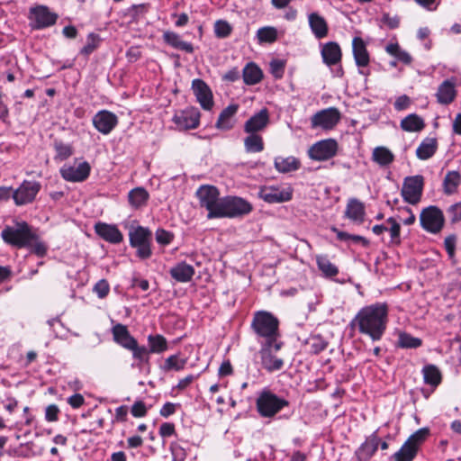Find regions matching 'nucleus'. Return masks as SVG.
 <instances>
[{
    "instance_id": "obj_1",
    "label": "nucleus",
    "mask_w": 461,
    "mask_h": 461,
    "mask_svg": "<svg viewBox=\"0 0 461 461\" xmlns=\"http://www.w3.org/2000/svg\"><path fill=\"white\" fill-rule=\"evenodd\" d=\"M387 323V305L376 303L360 309L350 324L359 333L368 336L373 341H378L383 338Z\"/></svg>"
},
{
    "instance_id": "obj_2",
    "label": "nucleus",
    "mask_w": 461,
    "mask_h": 461,
    "mask_svg": "<svg viewBox=\"0 0 461 461\" xmlns=\"http://www.w3.org/2000/svg\"><path fill=\"white\" fill-rule=\"evenodd\" d=\"M279 321L276 317L267 312H258L255 313L251 327L257 335L266 339L265 342L275 343V350L278 351L282 343L276 340L279 336Z\"/></svg>"
},
{
    "instance_id": "obj_3",
    "label": "nucleus",
    "mask_w": 461,
    "mask_h": 461,
    "mask_svg": "<svg viewBox=\"0 0 461 461\" xmlns=\"http://www.w3.org/2000/svg\"><path fill=\"white\" fill-rule=\"evenodd\" d=\"M3 240L17 248H25L36 240V234L26 221H18L14 226H5L2 230Z\"/></svg>"
},
{
    "instance_id": "obj_4",
    "label": "nucleus",
    "mask_w": 461,
    "mask_h": 461,
    "mask_svg": "<svg viewBox=\"0 0 461 461\" xmlns=\"http://www.w3.org/2000/svg\"><path fill=\"white\" fill-rule=\"evenodd\" d=\"M288 405L287 400L277 396L268 389L262 390L256 400L257 411L263 418H272Z\"/></svg>"
},
{
    "instance_id": "obj_5",
    "label": "nucleus",
    "mask_w": 461,
    "mask_h": 461,
    "mask_svg": "<svg viewBox=\"0 0 461 461\" xmlns=\"http://www.w3.org/2000/svg\"><path fill=\"white\" fill-rule=\"evenodd\" d=\"M217 218H236L249 214L252 205L245 199L238 196H225L221 198Z\"/></svg>"
},
{
    "instance_id": "obj_6",
    "label": "nucleus",
    "mask_w": 461,
    "mask_h": 461,
    "mask_svg": "<svg viewBox=\"0 0 461 461\" xmlns=\"http://www.w3.org/2000/svg\"><path fill=\"white\" fill-rule=\"evenodd\" d=\"M151 238L152 233L148 228L138 226L130 230V245L136 249V255L140 259H147L151 257Z\"/></svg>"
},
{
    "instance_id": "obj_7",
    "label": "nucleus",
    "mask_w": 461,
    "mask_h": 461,
    "mask_svg": "<svg viewBox=\"0 0 461 461\" xmlns=\"http://www.w3.org/2000/svg\"><path fill=\"white\" fill-rule=\"evenodd\" d=\"M196 196L199 199L201 207H204L208 211L207 218H217L220 210L221 198H220L219 190L212 185H202L196 191Z\"/></svg>"
},
{
    "instance_id": "obj_8",
    "label": "nucleus",
    "mask_w": 461,
    "mask_h": 461,
    "mask_svg": "<svg viewBox=\"0 0 461 461\" xmlns=\"http://www.w3.org/2000/svg\"><path fill=\"white\" fill-rule=\"evenodd\" d=\"M420 221L425 230L436 234L442 230L445 218L439 208L431 205L421 211Z\"/></svg>"
},
{
    "instance_id": "obj_9",
    "label": "nucleus",
    "mask_w": 461,
    "mask_h": 461,
    "mask_svg": "<svg viewBox=\"0 0 461 461\" xmlns=\"http://www.w3.org/2000/svg\"><path fill=\"white\" fill-rule=\"evenodd\" d=\"M40 190L39 182L24 180L15 190L11 188L10 197H13L16 205H25L34 201Z\"/></svg>"
},
{
    "instance_id": "obj_10",
    "label": "nucleus",
    "mask_w": 461,
    "mask_h": 461,
    "mask_svg": "<svg viewBox=\"0 0 461 461\" xmlns=\"http://www.w3.org/2000/svg\"><path fill=\"white\" fill-rule=\"evenodd\" d=\"M423 185L422 176H407L401 192L404 201L411 204L418 203L422 195Z\"/></svg>"
},
{
    "instance_id": "obj_11",
    "label": "nucleus",
    "mask_w": 461,
    "mask_h": 461,
    "mask_svg": "<svg viewBox=\"0 0 461 461\" xmlns=\"http://www.w3.org/2000/svg\"><path fill=\"white\" fill-rule=\"evenodd\" d=\"M340 120V113L337 108L330 107L316 113L311 119L312 128L330 130Z\"/></svg>"
},
{
    "instance_id": "obj_12",
    "label": "nucleus",
    "mask_w": 461,
    "mask_h": 461,
    "mask_svg": "<svg viewBox=\"0 0 461 461\" xmlns=\"http://www.w3.org/2000/svg\"><path fill=\"white\" fill-rule=\"evenodd\" d=\"M337 150V141L332 139H328L313 144L309 149V156L312 159L323 161L334 157Z\"/></svg>"
},
{
    "instance_id": "obj_13",
    "label": "nucleus",
    "mask_w": 461,
    "mask_h": 461,
    "mask_svg": "<svg viewBox=\"0 0 461 461\" xmlns=\"http://www.w3.org/2000/svg\"><path fill=\"white\" fill-rule=\"evenodd\" d=\"M275 343L265 342L260 348L262 367L268 372L279 371L284 366V360L274 355Z\"/></svg>"
},
{
    "instance_id": "obj_14",
    "label": "nucleus",
    "mask_w": 461,
    "mask_h": 461,
    "mask_svg": "<svg viewBox=\"0 0 461 461\" xmlns=\"http://www.w3.org/2000/svg\"><path fill=\"white\" fill-rule=\"evenodd\" d=\"M290 188H279L276 186H263L259 189L258 196L269 203L288 202L292 199Z\"/></svg>"
},
{
    "instance_id": "obj_15",
    "label": "nucleus",
    "mask_w": 461,
    "mask_h": 461,
    "mask_svg": "<svg viewBox=\"0 0 461 461\" xmlns=\"http://www.w3.org/2000/svg\"><path fill=\"white\" fill-rule=\"evenodd\" d=\"M93 124L99 132L106 135L116 127L118 118L113 113L102 110L94 115Z\"/></svg>"
},
{
    "instance_id": "obj_16",
    "label": "nucleus",
    "mask_w": 461,
    "mask_h": 461,
    "mask_svg": "<svg viewBox=\"0 0 461 461\" xmlns=\"http://www.w3.org/2000/svg\"><path fill=\"white\" fill-rule=\"evenodd\" d=\"M90 170V165L85 161L74 166L65 165L61 167L60 174L67 181L82 182L88 177Z\"/></svg>"
},
{
    "instance_id": "obj_17",
    "label": "nucleus",
    "mask_w": 461,
    "mask_h": 461,
    "mask_svg": "<svg viewBox=\"0 0 461 461\" xmlns=\"http://www.w3.org/2000/svg\"><path fill=\"white\" fill-rule=\"evenodd\" d=\"M192 89L203 109L211 110L213 106V99L208 85L203 80L196 78L192 82Z\"/></svg>"
},
{
    "instance_id": "obj_18",
    "label": "nucleus",
    "mask_w": 461,
    "mask_h": 461,
    "mask_svg": "<svg viewBox=\"0 0 461 461\" xmlns=\"http://www.w3.org/2000/svg\"><path fill=\"white\" fill-rule=\"evenodd\" d=\"M31 19L35 22L36 29H43L56 23L58 15L51 13L47 6L40 5L31 9Z\"/></svg>"
},
{
    "instance_id": "obj_19",
    "label": "nucleus",
    "mask_w": 461,
    "mask_h": 461,
    "mask_svg": "<svg viewBox=\"0 0 461 461\" xmlns=\"http://www.w3.org/2000/svg\"><path fill=\"white\" fill-rule=\"evenodd\" d=\"M269 123V112L267 108L252 115L244 124L246 133H258L263 131Z\"/></svg>"
},
{
    "instance_id": "obj_20",
    "label": "nucleus",
    "mask_w": 461,
    "mask_h": 461,
    "mask_svg": "<svg viewBox=\"0 0 461 461\" xmlns=\"http://www.w3.org/2000/svg\"><path fill=\"white\" fill-rule=\"evenodd\" d=\"M113 341L125 349H130L137 339L130 333L126 325L117 323L111 330Z\"/></svg>"
},
{
    "instance_id": "obj_21",
    "label": "nucleus",
    "mask_w": 461,
    "mask_h": 461,
    "mask_svg": "<svg viewBox=\"0 0 461 461\" xmlns=\"http://www.w3.org/2000/svg\"><path fill=\"white\" fill-rule=\"evenodd\" d=\"M200 113L195 109L183 111L176 113L173 121L179 129H195L199 126Z\"/></svg>"
},
{
    "instance_id": "obj_22",
    "label": "nucleus",
    "mask_w": 461,
    "mask_h": 461,
    "mask_svg": "<svg viewBox=\"0 0 461 461\" xmlns=\"http://www.w3.org/2000/svg\"><path fill=\"white\" fill-rule=\"evenodd\" d=\"M95 230L102 239L113 244L120 243L123 239L122 232L115 225L97 222Z\"/></svg>"
},
{
    "instance_id": "obj_23",
    "label": "nucleus",
    "mask_w": 461,
    "mask_h": 461,
    "mask_svg": "<svg viewBox=\"0 0 461 461\" xmlns=\"http://www.w3.org/2000/svg\"><path fill=\"white\" fill-rule=\"evenodd\" d=\"M365 215L364 203L356 198H350L346 206L345 217L357 224H361L364 222Z\"/></svg>"
},
{
    "instance_id": "obj_24",
    "label": "nucleus",
    "mask_w": 461,
    "mask_h": 461,
    "mask_svg": "<svg viewBox=\"0 0 461 461\" xmlns=\"http://www.w3.org/2000/svg\"><path fill=\"white\" fill-rule=\"evenodd\" d=\"M239 110V104H230L224 108L216 122V128L222 131H229L235 124L234 116Z\"/></svg>"
},
{
    "instance_id": "obj_25",
    "label": "nucleus",
    "mask_w": 461,
    "mask_h": 461,
    "mask_svg": "<svg viewBox=\"0 0 461 461\" xmlns=\"http://www.w3.org/2000/svg\"><path fill=\"white\" fill-rule=\"evenodd\" d=\"M321 57L328 66L338 64L341 59V50L335 41L325 43L321 48Z\"/></svg>"
},
{
    "instance_id": "obj_26",
    "label": "nucleus",
    "mask_w": 461,
    "mask_h": 461,
    "mask_svg": "<svg viewBox=\"0 0 461 461\" xmlns=\"http://www.w3.org/2000/svg\"><path fill=\"white\" fill-rule=\"evenodd\" d=\"M353 55L357 67H366L370 59L366 43L360 37H355L352 41Z\"/></svg>"
},
{
    "instance_id": "obj_27",
    "label": "nucleus",
    "mask_w": 461,
    "mask_h": 461,
    "mask_svg": "<svg viewBox=\"0 0 461 461\" xmlns=\"http://www.w3.org/2000/svg\"><path fill=\"white\" fill-rule=\"evenodd\" d=\"M169 273L176 281L186 283L189 282L194 275V268L193 266L183 261L173 267Z\"/></svg>"
},
{
    "instance_id": "obj_28",
    "label": "nucleus",
    "mask_w": 461,
    "mask_h": 461,
    "mask_svg": "<svg viewBox=\"0 0 461 461\" xmlns=\"http://www.w3.org/2000/svg\"><path fill=\"white\" fill-rule=\"evenodd\" d=\"M163 41L167 45L171 46L172 48L176 50H180L183 51H185L187 53H193L194 52V46L192 43L182 41L179 34L167 31L163 33Z\"/></svg>"
},
{
    "instance_id": "obj_29",
    "label": "nucleus",
    "mask_w": 461,
    "mask_h": 461,
    "mask_svg": "<svg viewBox=\"0 0 461 461\" xmlns=\"http://www.w3.org/2000/svg\"><path fill=\"white\" fill-rule=\"evenodd\" d=\"M309 25L317 39H322L328 35L329 28L325 19L317 13H312L308 16Z\"/></svg>"
},
{
    "instance_id": "obj_30",
    "label": "nucleus",
    "mask_w": 461,
    "mask_h": 461,
    "mask_svg": "<svg viewBox=\"0 0 461 461\" xmlns=\"http://www.w3.org/2000/svg\"><path fill=\"white\" fill-rule=\"evenodd\" d=\"M437 100L441 104L452 103L456 97L455 84L450 80H445L438 89Z\"/></svg>"
},
{
    "instance_id": "obj_31",
    "label": "nucleus",
    "mask_w": 461,
    "mask_h": 461,
    "mask_svg": "<svg viewBox=\"0 0 461 461\" xmlns=\"http://www.w3.org/2000/svg\"><path fill=\"white\" fill-rule=\"evenodd\" d=\"M438 149V142L435 138H426L416 149L417 157L421 160L431 158Z\"/></svg>"
},
{
    "instance_id": "obj_32",
    "label": "nucleus",
    "mask_w": 461,
    "mask_h": 461,
    "mask_svg": "<svg viewBox=\"0 0 461 461\" xmlns=\"http://www.w3.org/2000/svg\"><path fill=\"white\" fill-rule=\"evenodd\" d=\"M149 194L143 187H136L131 190L128 194V201L131 207L139 209L146 205Z\"/></svg>"
},
{
    "instance_id": "obj_33",
    "label": "nucleus",
    "mask_w": 461,
    "mask_h": 461,
    "mask_svg": "<svg viewBox=\"0 0 461 461\" xmlns=\"http://www.w3.org/2000/svg\"><path fill=\"white\" fill-rule=\"evenodd\" d=\"M423 380L426 384L436 388L442 380L439 369L434 365H427L422 368Z\"/></svg>"
},
{
    "instance_id": "obj_34",
    "label": "nucleus",
    "mask_w": 461,
    "mask_h": 461,
    "mask_svg": "<svg viewBox=\"0 0 461 461\" xmlns=\"http://www.w3.org/2000/svg\"><path fill=\"white\" fill-rule=\"evenodd\" d=\"M461 184V175L458 171H448L443 180V191L446 194L450 195L456 192L457 187Z\"/></svg>"
},
{
    "instance_id": "obj_35",
    "label": "nucleus",
    "mask_w": 461,
    "mask_h": 461,
    "mask_svg": "<svg viewBox=\"0 0 461 461\" xmlns=\"http://www.w3.org/2000/svg\"><path fill=\"white\" fill-rule=\"evenodd\" d=\"M425 127L423 119L416 113H411L401 121V128L405 131H420Z\"/></svg>"
},
{
    "instance_id": "obj_36",
    "label": "nucleus",
    "mask_w": 461,
    "mask_h": 461,
    "mask_svg": "<svg viewBox=\"0 0 461 461\" xmlns=\"http://www.w3.org/2000/svg\"><path fill=\"white\" fill-rule=\"evenodd\" d=\"M147 340L150 354H161L168 348L166 338L160 334H150Z\"/></svg>"
},
{
    "instance_id": "obj_37",
    "label": "nucleus",
    "mask_w": 461,
    "mask_h": 461,
    "mask_svg": "<svg viewBox=\"0 0 461 461\" xmlns=\"http://www.w3.org/2000/svg\"><path fill=\"white\" fill-rule=\"evenodd\" d=\"M242 76L246 85H255L260 82L263 74L255 63H249L243 68Z\"/></svg>"
},
{
    "instance_id": "obj_38",
    "label": "nucleus",
    "mask_w": 461,
    "mask_h": 461,
    "mask_svg": "<svg viewBox=\"0 0 461 461\" xmlns=\"http://www.w3.org/2000/svg\"><path fill=\"white\" fill-rule=\"evenodd\" d=\"M372 158L375 163H377L381 167H385L390 165L393 161L394 155L389 149L381 146L374 149L372 153Z\"/></svg>"
},
{
    "instance_id": "obj_39",
    "label": "nucleus",
    "mask_w": 461,
    "mask_h": 461,
    "mask_svg": "<svg viewBox=\"0 0 461 461\" xmlns=\"http://www.w3.org/2000/svg\"><path fill=\"white\" fill-rule=\"evenodd\" d=\"M244 147L249 153H258L264 149V141L258 133H248L244 139Z\"/></svg>"
},
{
    "instance_id": "obj_40",
    "label": "nucleus",
    "mask_w": 461,
    "mask_h": 461,
    "mask_svg": "<svg viewBox=\"0 0 461 461\" xmlns=\"http://www.w3.org/2000/svg\"><path fill=\"white\" fill-rule=\"evenodd\" d=\"M316 262L319 270L326 277H333L338 275V267L330 262L327 255L316 256Z\"/></svg>"
},
{
    "instance_id": "obj_41",
    "label": "nucleus",
    "mask_w": 461,
    "mask_h": 461,
    "mask_svg": "<svg viewBox=\"0 0 461 461\" xmlns=\"http://www.w3.org/2000/svg\"><path fill=\"white\" fill-rule=\"evenodd\" d=\"M422 345V340L420 338L413 337L410 333L401 331L398 334L396 346L401 348H418Z\"/></svg>"
},
{
    "instance_id": "obj_42",
    "label": "nucleus",
    "mask_w": 461,
    "mask_h": 461,
    "mask_svg": "<svg viewBox=\"0 0 461 461\" xmlns=\"http://www.w3.org/2000/svg\"><path fill=\"white\" fill-rule=\"evenodd\" d=\"M417 452V447L406 440L400 450L393 456V458L394 461H412Z\"/></svg>"
},
{
    "instance_id": "obj_43",
    "label": "nucleus",
    "mask_w": 461,
    "mask_h": 461,
    "mask_svg": "<svg viewBox=\"0 0 461 461\" xmlns=\"http://www.w3.org/2000/svg\"><path fill=\"white\" fill-rule=\"evenodd\" d=\"M380 444V438L376 435L368 438L359 449V455L365 459H370L377 451Z\"/></svg>"
},
{
    "instance_id": "obj_44",
    "label": "nucleus",
    "mask_w": 461,
    "mask_h": 461,
    "mask_svg": "<svg viewBox=\"0 0 461 461\" xmlns=\"http://www.w3.org/2000/svg\"><path fill=\"white\" fill-rule=\"evenodd\" d=\"M300 163L294 157L281 158L278 157L275 159L276 168L282 173H287L299 168Z\"/></svg>"
},
{
    "instance_id": "obj_45",
    "label": "nucleus",
    "mask_w": 461,
    "mask_h": 461,
    "mask_svg": "<svg viewBox=\"0 0 461 461\" xmlns=\"http://www.w3.org/2000/svg\"><path fill=\"white\" fill-rule=\"evenodd\" d=\"M385 50L391 56L397 59L398 61L410 65L412 61L411 56L405 50H402L398 43H390L385 47Z\"/></svg>"
},
{
    "instance_id": "obj_46",
    "label": "nucleus",
    "mask_w": 461,
    "mask_h": 461,
    "mask_svg": "<svg viewBox=\"0 0 461 461\" xmlns=\"http://www.w3.org/2000/svg\"><path fill=\"white\" fill-rule=\"evenodd\" d=\"M258 43H273L277 39V30L272 26L259 28L257 32Z\"/></svg>"
},
{
    "instance_id": "obj_47",
    "label": "nucleus",
    "mask_w": 461,
    "mask_h": 461,
    "mask_svg": "<svg viewBox=\"0 0 461 461\" xmlns=\"http://www.w3.org/2000/svg\"><path fill=\"white\" fill-rule=\"evenodd\" d=\"M128 350L132 353V357L139 362V365L149 362L150 354L149 348L140 346L138 341Z\"/></svg>"
},
{
    "instance_id": "obj_48",
    "label": "nucleus",
    "mask_w": 461,
    "mask_h": 461,
    "mask_svg": "<svg viewBox=\"0 0 461 461\" xmlns=\"http://www.w3.org/2000/svg\"><path fill=\"white\" fill-rule=\"evenodd\" d=\"M101 38L98 34L89 33L86 37V45L80 50V54L85 57H88L91 53H93L100 45Z\"/></svg>"
},
{
    "instance_id": "obj_49",
    "label": "nucleus",
    "mask_w": 461,
    "mask_h": 461,
    "mask_svg": "<svg viewBox=\"0 0 461 461\" xmlns=\"http://www.w3.org/2000/svg\"><path fill=\"white\" fill-rule=\"evenodd\" d=\"M185 364V359L180 358L178 355H172L165 360L162 368L164 371H179L184 369Z\"/></svg>"
},
{
    "instance_id": "obj_50",
    "label": "nucleus",
    "mask_w": 461,
    "mask_h": 461,
    "mask_svg": "<svg viewBox=\"0 0 461 461\" xmlns=\"http://www.w3.org/2000/svg\"><path fill=\"white\" fill-rule=\"evenodd\" d=\"M307 346L313 354H319L323 351L328 343L321 336H312L306 341Z\"/></svg>"
},
{
    "instance_id": "obj_51",
    "label": "nucleus",
    "mask_w": 461,
    "mask_h": 461,
    "mask_svg": "<svg viewBox=\"0 0 461 461\" xmlns=\"http://www.w3.org/2000/svg\"><path fill=\"white\" fill-rule=\"evenodd\" d=\"M54 148L56 150V158L60 160L68 158L73 153L71 145L63 143L62 141H55Z\"/></svg>"
},
{
    "instance_id": "obj_52",
    "label": "nucleus",
    "mask_w": 461,
    "mask_h": 461,
    "mask_svg": "<svg viewBox=\"0 0 461 461\" xmlns=\"http://www.w3.org/2000/svg\"><path fill=\"white\" fill-rule=\"evenodd\" d=\"M232 32L230 24L222 20H219L214 24V33L218 38H227Z\"/></svg>"
},
{
    "instance_id": "obj_53",
    "label": "nucleus",
    "mask_w": 461,
    "mask_h": 461,
    "mask_svg": "<svg viewBox=\"0 0 461 461\" xmlns=\"http://www.w3.org/2000/svg\"><path fill=\"white\" fill-rule=\"evenodd\" d=\"M387 223L390 224V228H388V231L391 235V242L393 244H400L401 239H400V232H401V226L396 221V220L393 217H390L387 219Z\"/></svg>"
},
{
    "instance_id": "obj_54",
    "label": "nucleus",
    "mask_w": 461,
    "mask_h": 461,
    "mask_svg": "<svg viewBox=\"0 0 461 461\" xmlns=\"http://www.w3.org/2000/svg\"><path fill=\"white\" fill-rule=\"evenodd\" d=\"M156 241L162 245L166 246L172 242L174 239V234L172 232H169L164 229H158L157 230L155 233Z\"/></svg>"
},
{
    "instance_id": "obj_55",
    "label": "nucleus",
    "mask_w": 461,
    "mask_h": 461,
    "mask_svg": "<svg viewBox=\"0 0 461 461\" xmlns=\"http://www.w3.org/2000/svg\"><path fill=\"white\" fill-rule=\"evenodd\" d=\"M429 435L428 429H420L416 432H414L408 439L410 443L413 444L417 449L420 445L425 440L427 436Z\"/></svg>"
},
{
    "instance_id": "obj_56",
    "label": "nucleus",
    "mask_w": 461,
    "mask_h": 461,
    "mask_svg": "<svg viewBox=\"0 0 461 461\" xmlns=\"http://www.w3.org/2000/svg\"><path fill=\"white\" fill-rule=\"evenodd\" d=\"M93 291L101 299L107 296L110 292V285L105 279L99 280L94 286Z\"/></svg>"
},
{
    "instance_id": "obj_57",
    "label": "nucleus",
    "mask_w": 461,
    "mask_h": 461,
    "mask_svg": "<svg viewBox=\"0 0 461 461\" xmlns=\"http://www.w3.org/2000/svg\"><path fill=\"white\" fill-rule=\"evenodd\" d=\"M28 248L31 249L32 252L37 255L40 258H42L47 253V245L39 240L38 237L36 236V240L32 241V244L30 245Z\"/></svg>"
},
{
    "instance_id": "obj_58",
    "label": "nucleus",
    "mask_w": 461,
    "mask_h": 461,
    "mask_svg": "<svg viewBox=\"0 0 461 461\" xmlns=\"http://www.w3.org/2000/svg\"><path fill=\"white\" fill-rule=\"evenodd\" d=\"M451 222L455 223L461 221V202L451 205L447 209Z\"/></svg>"
},
{
    "instance_id": "obj_59",
    "label": "nucleus",
    "mask_w": 461,
    "mask_h": 461,
    "mask_svg": "<svg viewBox=\"0 0 461 461\" xmlns=\"http://www.w3.org/2000/svg\"><path fill=\"white\" fill-rule=\"evenodd\" d=\"M270 68H271L272 74L276 78H280L283 77V74H284L285 64L281 60H273L270 63Z\"/></svg>"
},
{
    "instance_id": "obj_60",
    "label": "nucleus",
    "mask_w": 461,
    "mask_h": 461,
    "mask_svg": "<svg viewBox=\"0 0 461 461\" xmlns=\"http://www.w3.org/2000/svg\"><path fill=\"white\" fill-rule=\"evenodd\" d=\"M131 412L134 417H144L147 413V409L144 402L142 401L136 402L132 405Z\"/></svg>"
},
{
    "instance_id": "obj_61",
    "label": "nucleus",
    "mask_w": 461,
    "mask_h": 461,
    "mask_svg": "<svg viewBox=\"0 0 461 461\" xmlns=\"http://www.w3.org/2000/svg\"><path fill=\"white\" fill-rule=\"evenodd\" d=\"M59 410L56 404H50L46 408L45 418L48 421H56L59 418Z\"/></svg>"
},
{
    "instance_id": "obj_62",
    "label": "nucleus",
    "mask_w": 461,
    "mask_h": 461,
    "mask_svg": "<svg viewBox=\"0 0 461 461\" xmlns=\"http://www.w3.org/2000/svg\"><path fill=\"white\" fill-rule=\"evenodd\" d=\"M411 104V99L409 96L403 95L399 96L394 102V108L397 111H402L408 108Z\"/></svg>"
},
{
    "instance_id": "obj_63",
    "label": "nucleus",
    "mask_w": 461,
    "mask_h": 461,
    "mask_svg": "<svg viewBox=\"0 0 461 461\" xmlns=\"http://www.w3.org/2000/svg\"><path fill=\"white\" fill-rule=\"evenodd\" d=\"M382 22L390 29H395L400 24V19L398 16H390L388 14H384L383 15Z\"/></svg>"
},
{
    "instance_id": "obj_64",
    "label": "nucleus",
    "mask_w": 461,
    "mask_h": 461,
    "mask_svg": "<svg viewBox=\"0 0 461 461\" xmlns=\"http://www.w3.org/2000/svg\"><path fill=\"white\" fill-rule=\"evenodd\" d=\"M68 402L72 408L77 409L85 403V399L82 394L75 393L68 397Z\"/></svg>"
}]
</instances>
